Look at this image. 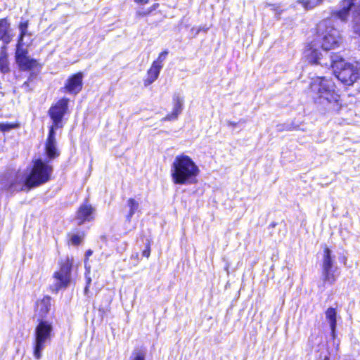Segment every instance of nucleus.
<instances>
[{"label":"nucleus","mask_w":360,"mask_h":360,"mask_svg":"<svg viewBox=\"0 0 360 360\" xmlns=\"http://www.w3.org/2000/svg\"><path fill=\"white\" fill-rule=\"evenodd\" d=\"M268 6H270L272 7V10L276 12V15H280L281 13V12L283 11L282 10H280V7L278 5L268 4Z\"/></svg>","instance_id":"nucleus-29"},{"label":"nucleus","mask_w":360,"mask_h":360,"mask_svg":"<svg viewBox=\"0 0 360 360\" xmlns=\"http://www.w3.org/2000/svg\"><path fill=\"white\" fill-rule=\"evenodd\" d=\"M239 122H243V123H244V122H245V121H244V120H240Z\"/></svg>","instance_id":"nucleus-40"},{"label":"nucleus","mask_w":360,"mask_h":360,"mask_svg":"<svg viewBox=\"0 0 360 360\" xmlns=\"http://www.w3.org/2000/svg\"><path fill=\"white\" fill-rule=\"evenodd\" d=\"M174 107L172 112L168 114L163 120L170 121L175 120L177 119L179 114L181 113L184 105V98L179 96V94H174L173 96Z\"/></svg>","instance_id":"nucleus-15"},{"label":"nucleus","mask_w":360,"mask_h":360,"mask_svg":"<svg viewBox=\"0 0 360 360\" xmlns=\"http://www.w3.org/2000/svg\"><path fill=\"white\" fill-rule=\"evenodd\" d=\"M150 255V247H149V245H147L146 248L143 251L142 255L143 257H146L148 258Z\"/></svg>","instance_id":"nucleus-31"},{"label":"nucleus","mask_w":360,"mask_h":360,"mask_svg":"<svg viewBox=\"0 0 360 360\" xmlns=\"http://www.w3.org/2000/svg\"><path fill=\"white\" fill-rule=\"evenodd\" d=\"M207 30H208V27H201V31L206 32L207 31Z\"/></svg>","instance_id":"nucleus-37"},{"label":"nucleus","mask_w":360,"mask_h":360,"mask_svg":"<svg viewBox=\"0 0 360 360\" xmlns=\"http://www.w3.org/2000/svg\"><path fill=\"white\" fill-rule=\"evenodd\" d=\"M10 129H11V126L9 124H0V129L1 131H7V130H8Z\"/></svg>","instance_id":"nucleus-32"},{"label":"nucleus","mask_w":360,"mask_h":360,"mask_svg":"<svg viewBox=\"0 0 360 360\" xmlns=\"http://www.w3.org/2000/svg\"><path fill=\"white\" fill-rule=\"evenodd\" d=\"M45 154L49 160L55 159L60 155V152L57 148L56 139V131L53 128H49L48 137L45 143Z\"/></svg>","instance_id":"nucleus-11"},{"label":"nucleus","mask_w":360,"mask_h":360,"mask_svg":"<svg viewBox=\"0 0 360 360\" xmlns=\"http://www.w3.org/2000/svg\"><path fill=\"white\" fill-rule=\"evenodd\" d=\"M52 172V166L39 158L34 161L29 174L17 173L5 176L0 181L1 189L10 194L29 191L49 181Z\"/></svg>","instance_id":"nucleus-1"},{"label":"nucleus","mask_w":360,"mask_h":360,"mask_svg":"<svg viewBox=\"0 0 360 360\" xmlns=\"http://www.w3.org/2000/svg\"><path fill=\"white\" fill-rule=\"evenodd\" d=\"M72 261L66 257L60 263V269L53 274L54 282L50 286L53 292H58L59 290L68 286L71 280V269Z\"/></svg>","instance_id":"nucleus-8"},{"label":"nucleus","mask_w":360,"mask_h":360,"mask_svg":"<svg viewBox=\"0 0 360 360\" xmlns=\"http://www.w3.org/2000/svg\"><path fill=\"white\" fill-rule=\"evenodd\" d=\"M0 72L3 74H6L10 72L8 58L7 56L4 53H1L0 56Z\"/></svg>","instance_id":"nucleus-25"},{"label":"nucleus","mask_w":360,"mask_h":360,"mask_svg":"<svg viewBox=\"0 0 360 360\" xmlns=\"http://www.w3.org/2000/svg\"><path fill=\"white\" fill-rule=\"evenodd\" d=\"M162 68L160 65H157L156 63H152L150 69L147 72V77L144 79V85L146 86L150 85L158 78Z\"/></svg>","instance_id":"nucleus-16"},{"label":"nucleus","mask_w":360,"mask_h":360,"mask_svg":"<svg viewBox=\"0 0 360 360\" xmlns=\"http://www.w3.org/2000/svg\"><path fill=\"white\" fill-rule=\"evenodd\" d=\"M18 28L20 30V36H19V39H18L17 47H20L22 45L24 44V42H23L24 37L25 36L30 34L27 31L28 21L20 22V23L19 24Z\"/></svg>","instance_id":"nucleus-21"},{"label":"nucleus","mask_w":360,"mask_h":360,"mask_svg":"<svg viewBox=\"0 0 360 360\" xmlns=\"http://www.w3.org/2000/svg\"><path fill=\"white\" fill-rule=\"evenodd\" d=\"M200 172L198 165L188 155H177L171 167V176L175 184L190 185L197 181Z\"/></svg>","instance_id":"nucleus-3"},{"label":"nucleus","mask_w":360,"mask_h":360,"mask_svg":"<svg viewBox=\"0 0 360 360\" xmlns=\"http://www.w3.org/2000/svg\"><path fill=\"white\" fill-rule=\"evenodd\" d=\"M323 0H298L297 3L301 4L307 11L314 8L321 4Z\"/></svg>","instance_id":"nucleus-24"},{"label":"nucleus","mask_w":360,"mask_h":360,"mask_svg":"<svg viewBox=\"0 0 360 360\" xmlns=\"http://www.w3.org/2000/svg\"><path fill=\"white\" fill-rule=\"evenodd\" d=\"M146 351L142 349H135L130 356V360H145Z\"/></svg>","instance_id":"nucleus-26"},{"label":"nucleus","mask_w":360,"mask_h":360,"mask_svg":"<svg viewBox=\"0 0 360 360\" xmlns=\"http://www.w3.org/2000/svg\"><path fill=\"white\" fill-rule=\"evenodd\" d=\"M323 360H329V357H328V356H326L324 357V359H323Z\"/></svg>","instance_id":"nucleus-39"},{"label":"nucleus","mask_w":360,"mask_h":360,"mask_svg":"<svg viewBox=\"0 0 360 360\" xmlns=\"http://www.w3.org/2000/svg\"><path fill=\"white\" fill-rule=\"evenodd\" d=\"M200 31H201V27H193L191 30V34L193 37H195L200 33Z\"/></svg>","instance_id":"nucleus-30"},{"label":"nucleus","mask_w":360,"mask_h":360,"mask_svg":"<svg viewBox=\"0 0 360 360\" xmlns=\"http://www.w3.org/2000/svg\"><path fill=\"white\" fill-rule=\"evenodd\" d=\"M148 1L149 0H134V1L142 4L148 3Z\"/></svg>","instance_id":"nucleus-36"},{"label":"nucleus","mask_w":360,"mask_h":360,"mask_svg":"<svg viewBox=\"0 0 360 360\" xmlns=\"http://www.w3.org/2000/svg\"><path fill=\"white\" fill-rule=\"evenodd\" d=\"M311 96L314 102L321 105H339V94L335 91V83L326 77L312 78L309 84Z\"/></svg>","instance_id":"nucleus-4"},{"label":"nucleus","mask_w":360,"mask_h":360,"mask_svg":"<svg viewBox=\"0 0 360 360\" xmlns=\"http://www.w3.org/2000/svg\"><path fill=\"white\" fill-rule=\"evenodd\" d=\"M127 205L129 208V213L127 214L126 218L128 221H131L133 215L135 212L139 210V202L133 198H129L127 201Z\"/></svg>","instance_id":"nucleus-23"},{"label":"nucleus","mask_w":360,"mask_h":360,"mask_svg":"<svg viewBox=\"0 0 360 360\" xmlns=\"http://www.w3.org/2000/svg\"><path fill=\"white\" fill-rule=\"evenodd\" d=\"M15 61L22 71L32 70L37 65V61L27 56V51L20 47H17L15 52Z\"/></svg>","instance_id":"nucleus-10"},{"label":"nucleus","mask_w":360,"mask_h":360,"mask_svg":"<svg viewBox=\"0 0 360 360\" xmlns=\"http://www.w3.org/2000/svg\"><path fill=\"white\" fill-rule=\"evenodd\" d=\"M237 124H238V123H236V122H231V121H229V122H228V125H229V127H236V125H237Z\"/></svg>","instance_id":"nucleus-35"},{"label":"nucleus","mask_w":360,"mask_h":360,"mask_svg":"<svg viewBox=\"0 0 360 360\" xmlns=\"http://www.w3.org/2000/svg\"><path fill=\"white\" fill-rule=\"evenodd\" d=\"M91 254H92V251H91V250H88V251L86 252V256H89V255H91Z\"/></svg>","instance_id":"nucleus-38"},{"label":"nucleus","mask_w":360,"mask_h":360,"mask_svg":"<svg viewBox=\"0 0 360 360\" xmlns=\"http://www.w3.org/2000/svg\"><path fill=\"white\" fill-rule=\"evenodd\" d=\"M91 278H87V280H86V285L84 288V293L86 294L88 290H89V285L91 283Z\"/></svg>","instance_id":"nucleus-33"},{"label":"nucleus","mask_w":360,"mask_h":360,"mask_svg":"<svg viewBox=\"0 0 360 360\" xmlns=\"http://www.w3.org/2000/svg\"><path fill=\"white\" fill-rule=\"evenodd\" d=\"M83 75L78 72L70 77L65 84L64 89L71 94H77L82 89Z\"/></svg>","instance_id":"nucleus-12"},{"label":"nucleus","mask_w":360,"mask_h":360,"mask_svg":"<svg viewBox=\"0 0 360 360\" xmlns=\"http://www.w3.org/2000/svg\"><path fill=\"white\" fill-rule=\"evenodd\" d=\"M10 23L6 19H0V40L4 44H8L11 40L9 33Z\"/></svg>","instance_id":"nucleus-17"},{"label":"nucleus","mask_w":360,"mask_h":360,"mask_svg":"<svg viewBox=\"0 0 360 360\" xmlns=\"http://www.w3.org/2000/svg\"><path fill=\"white\" fill-rule=\"evenodd\" d=\"M336 316L337 313L335 309L330 307L326 311V316L329 322L330 327L331 329L332 335H335V328H336Z\"/></svg>","instance_id":"nucleus-20"},{"label":"nucleus","mask_w":360,"mask_h":360,"mask_svg":"<svg viewBox=\"0 0 360 360\" xmlns=\"http://www.w3.org/2000/svg\"><path fill=\"white\" fill-rule=\"evenodd\" d=\"M53 333L52 323L46 320H39L34 330V356L37 359L41 357V352L51 341Z\"/></svg>","instance_id":"nucleus-6"},{"label":"nucleus","mask_w":360,"mask_h":360,"mask_svg":"<svg viewBox=\"0 0 360 360\" xmlns=\"http://www.w3.org/2000/svg\"><path fill=\"white\" fill-rule=\"evenodd\" d=\"M69 99L62 98L53 105L49 110V115L53 121L50 128L56 129L63 127V118L68 110Z\"/></svg>","instance_id":"nucleus-9"},{"label":"nucleus","mask_w":360,"mask_h":360,"mask_svg":"<svg viewBox=\"0 0 360 360\" xmlns=\"http://www.w3.org/2000/svg\"><path fill=\"white\" fill-rule=\"evenodd\" d=\"M94 208L87 201L80 205L77 212L76 219L78 224L81 225L86 221L94 219Z\"/></svg>","instance_id":"nucleus-13"},{"label":"nucleus","mask_w":360,"mask_h":360,"mask_svg":"<svg viewBox=\"0 0 360 360\" xmlns=\"http://www.w3.org/2000/svg\"><path fill=\"white\" fill-rule=\"evenodd\" d=\"M32 75H33L32 73L30 74V76L28 78V80L23 83L22 86V88L27 89L29 87V82L30 81L31 77L32 76Z\"/></svg>","instance_id":"nucleus-34"},{"label":"nucleus","mask_w":360,"mask_h":360,"mask_svg":"<svg viewBox=\"0 0 360 360\" xmlns=\"http://www.w3.org/2000/svg\"><path fill=\"white\" fill-rule=\"evenodd\" d=\"M169 53V51L165 50L164 51H162V53H160L158 58H157V60H154L153 62V63L157 65H160L161 68L163 67V62L165 60L167 55Z\"/></svg>","instance_id":"nucleus-27"},{"label":"nucleus","mask_w":360,"mask_h":360,"mask_svg":"<svg viewBox=\"0 0 360 360\" xmlns=\"http://www.w3.org/2000/svg\"><path fill=\"white\" fill-rule=\"evenodd\" d=\"M337 269H322L321 276L324 284L333 285L338 278L335 274Z\"/></svg>","instance_id":"nucleus-19"},{"label":"nucleus","mask_w":360,"mask_h":360,"mask_svg":"<svg viewBox=\"0 0 360 360\" xmlns=\"http://www.w3.org/2000/svg\"><path fill=\"white\" fill-rule=\"evenodd\" d=\"M276 129L278 131H292V130H298L302 129L300 127V125L297 123H295L294 121L290 122H285L283 124H279L276 126Z\"/></svg>","instance_id":"nucleus-22"},{"label":"nucleus","mask_w":360,"mask_h":360,"mask_svg":"<svg viewBox=\"0 0 360 360\" xmlns=\"http://www.w3.org/2000/svg\"><path fill=\"white\" fill-rule=\"evenodd\" d=\"M317 34L319 40L321 43V47L324 51V55L316 49L310 48L305 51L307 58H308V54L310 53L311 51L316 50L321 54L319 55V58H325L326 53H327L329 56H333L334 54H330L327 51L333 49L339 46L342 39L339 30L335 29L332 25L331 20H325L319 22L317 25Z\"/></svg>","instance_id":"nucleus-5"},{"label":"nucleus","mask_w":360,"mask_h":360,"mask_svg":"<svg viewBox=\"0 0 360 360\" xmlns=\"http://www.w3.org/2000/svg\"><path fill=\"white\" fill-rule=\"evenodd\" d=\"M319 54L316 50L311 51L308 54L309 63L332 68L337 78L346 85H352L360 79V62H345L340 56H329L327 53L324 58H319Z\"/></svg>","instance_id":"nucleus-2"},{"label":"nucleus","mask_w":360,"mask_h":360,"mask_svg":"<svg viewBox=\"0 0 360 360\" xmlns=\"http://www.w3.org/2000/svg\"><path fill=\"white\" fill-rule=\"evenodd\" d=\"M333 263L334 257L332 255V251L328 247H325L321 269H337Z\"/></svg>","instance_id":"nucleus-18"},{"label":"nucleus","mask_w":360,"mask_h":360,"mask_svg":"<svg viewBox=\"0 0 360 360\" xmlns=\"http://www.w3.org/2000/svg\"><path fill=\"white\" fill-rule=\"evenodd\" d=\"M354 1L355 0H342L340 3V9L333 11L332 16L346 22L352 8L354 6L352 29L353 33L360 37V1L356 5Z\"/></svg>","instance_id":"nucleus-7"},{"label":"nucleus","mask_w":360,"mask_h":360,"mask_svg":"<svg viewBox=\"0 0 360 360\" xmlns=\"http://www.w3.org/2000/svg\"><path fill=\"white\" fill-rule=\"evenodd\" d=\"M82 240V238L81 236H79V235H73L71 238H70V241L72 243V244L75 245H77L80 243Z\"/></svg>","instance_id":"nucleus-28"},{"label":"nucleus","mask_w":360,"mask_h":360,"mask_svg":"<svg viewBox=\"0 0 360 360\" xmlns=\"http://www.w3.org/2000/svg\"><path fill=\"white\" fill-rule=\"evenodd\" d=\"M51 299L49 296H44L43 299L37 302L36 315L38 321L44 320L51 308Z\"/></svg>","instance_id":"nucleus-14"}]
</instances>
